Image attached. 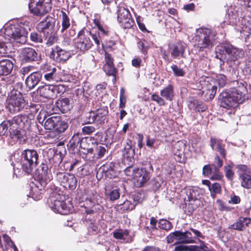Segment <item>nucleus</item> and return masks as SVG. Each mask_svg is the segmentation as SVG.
<instances>
[{"label": "nucleus", "instance_id": "nucleus-50", "mask_svg": "<svg viewBox=\"0 0 251 251\" xmlns=\"http://www.w3.org/2000/svg\"><path fill=\"white\" fill-rule=\"evenodd\" d=\"M151 99L153 101L156 102L159 105L162 106L166 104V102L163 98L157 94H152L151 96Z\"/></svg>", "mask_w": 251, "mask_h": 251}, {"label": "nucleus", "instance_id": "nucleus-7", "mask_svg": "<svg viewBox=\"0 0 251 251\" xmlns=\"http://www.w3.org/2000/svg\"><path fill=\"white\" fill-rule=\"evenodd\" d=\"M178 231V244L175 247L174 251H194L196 247L193 246H187L184 244L195 243L194 237L190 231Z\"/></svg>", "mask_w": 251, "mask_h": 251}, {"label": "nucleus", "instance_id": "nucleus-32", "mask_svg": "<svg viewBox=\"0 0 251 251\" xmlns=\"http://www.w3.org/2000/svg\"><path fill=\"white\" fill-rule=\"evenodd\" d=\"M77 185V179L74 175L69 174L68 177L66 179V182L64 185L65 188H68L69 189H75Z\"/></svg>", "mask_w": 251, "mask_h": 251}, {"label": "nucleus", "instance_id": "nucleus-40", "mask_svg": "<svg viewBox=\"0 0 251 251\" xmlns=\"http://www.w3.org/2000/svg\"><path fill=\"white\" fill-rule=\"evenodd\" d=\"M103 70L107 75L113 76L114 80H116L117 71L114 65H104Z\"/></svg>", "mask_w": 251, "mask_h": 251}, {"label": "nucleus", "instance_id": "nucleus-11", "mask_svg": "<svg viewBox=\"0 0 251 251\" xmlns=\"http://www.w3.org/2000/svg\"><path fill=\"white\" fill-rule=\"evenodd\" d=\"M117 13V20L123 28H129L133 26L134 21L127 9L124 6H119Z\"/></svg>", "mask_w": 251, "mask_h": 251}, {"label": "nucleus", "instance_id": "nucleus-55", "mask_svg": "<svg viewBox=\"0 0 251 251\" xmlns=\"http://www.w3.org/2000/svg\"><path fill=\"white\" fill-rule=\"evenodd\" d=\"M94 23L95 25L97 26L98 30L101 32V34L106 35L108 34V31L104 29L102 26L100 25L99 21L97 19H95Z\"/></svg>", "mask_w": 251, "mask_h": 251}, {"label": "nucleus", "instance_id": "nucleus-35", "mask_svg": "<svg viewBox=\"0 0 251 251\" xmlns=\"http://www.w3.org/2000/svg\"><path fill=\"white\" fill-rule=\"evenodd\" d=\"M61 13V28L60 31L61 33H63L70 26L71 24L70 19L67 14L63 11H62Z\"/></svg>", "mask_w": 251, "mask_h": 251}, {"label": "nucleus", "instance_id": "nucleus-22", "mask_svg": "<svg viewBox=\"0 0 251 251\" xmlns=\"http://www.w3.org/2000/svg\"><path fill=\"white\" fill-rule=\"evenodd\" d=\"M51 208L56 213L66 215L69 212V207L63 201L54 200V203L50 206Z\"/></svg>", "mask_w": 251, "mask_h": 251}, {"label": "nucleus", "instance_id": "nucleus-58", "mask_svg": "<svg viewBox=\"0 0 251 251\" xmlns=\"http://www.w3.org/2000/svg\"><path fill=\"white\" fill-rule=\"evenodd\" d=\"M97 151L98 157L101 158L104 156L106 152V149L103 146L100 145L97 147Z\"/></svg>", "mask_w": 251, "mask_h": 251}, {"label": "nucleus", "instance_id": "nucleus-14", "mask_svg": "<svg viewBox=\"0 0 251 251\" xmlns=\"http://www.w3.org/2000/svg\"><path fill=\"white\" fill-rule=\"evenodd\" d=\"M12 123L14 126H18V128L28 129L32 124L33 119L29 116L21 115L15 116L12 119Z\"/></svg>", "mask_w": 251, "mask_h": 251}, {"label": "nucleus", "instance_id": "nucleus-3", "mask_svg": "<svg viewBox=\"0 0 251 251\" xmlns=\"http://www.w3.org/2000/svg\"><path fill=\"white\" fill-rule=\"evenodd\" d=\"M91 39L93 40L97 47H99L101 42L100 33H92L85 29H81L75 39L74 45L75 49L83 52L89 50L93 45Z\"/></svg>", "mask_w": 251, "mask_h": 251}, {"label": "nucleus", "instance_id": "nucleus-25", "mask_svg": "<svg viewBox=\"0 0 251 251\" xmlns=\"http://www.w3.org/2000/svg\"><path fill=\"white\" fill-rule=\"evenodd\" d=\"M134 154V150L132 149V142L130 140H128L123 151V161L125 162L126 160H127L132 162Z\"/></svg>", "mask_w": 251, "mask_h": 251}, {"label": "nucleus", "instance_id": "nucleus-26", "mask_svg": "<svg viewBox=\"0 0 251 251\" xmlns=\"http://www.w3.org/2000/svg\"><path fill=\"white\" fill-rule=\"evenodd\" d=\"M95 114V123L97 124L102 125L104 124L106 116L108 114L107 107H103L94 111Z\"/></svg>", "mask_w": 251, "mask_h": 251}, {"label": "nucleus", "instance_id": "nucleus-30", "mask_svg": "<svg viewBox=\"0 0 251 251\" xmlns=\"http://www.w3.org/2000/svg\"><path fill=\"white\" fill-rule=\"evenodd\" d=\"M161 96L167 100L172 101L175 96L174 87L169 84L160 91Z\"/></svg>", "mask_w": 251, "mask_h": 251}, {"label": "nucleus", "instance_id": "nucleus-57", "mask_svg": "<svg viewBox=\"0 0 251 251\" xmlns=\"http://www.w3.org/2000/svg\"><path fill=\"white\" fill-rule=\"evenodd\" d=\"M136 171V168H133L131 165L127 167L124 171L125 174L127 176H134L135 172Z\"/></svg>", "mask_w": 251, "mask_h": 251}, {"label": "nucleus", "instance_id": "nucleus-28", "mask_svg": "<svg viewBox=\"0 0 251 251\" xmlns=\"http://www.w3.org/2000/svg\"><path fill=\"white\" fill-rule=\"evenodd\" d=\"M239 176L241 186L248 189L251 188V176L249 172L240 173Z\"/></svg>", "mask_w": 251, "mask_h": 251}, {"label": "nucleus", "instance_id": "nucleus-59", "mask_svg": "<svg viewBox=\"0 0 251 251\" xmlns=\"http://www.w3.org/2000/svg\"><path fill=\"white\" fill-rule=\"evenodd\" d=\"M146 43V42L145 40H140L137 43V46L138 48L144 53L147 52Z\"/></svg>", "mask_w": 251, "mask_h": 251}, {"label": "nucleus", "instance_id": "nucleus-8", "mask_svg": "<svg viewBox=\"0 0 251 251\" xmlns=\"http://www.w3.org/2000/svg\"><path fill=\"white\" fill-rule=\"evenodd\" d=\"M51 0H31L28 4L30 12L35 16H42L49 12L51 8Z\"/></svg>", "mask_w": 251, "mask_h": 251}, {"label": "nucleus", "instance_id": "nucleus-42", "mask_svg": "<svg viewBox=\"0 0 251 251\" xmlns=\"http://www.w3.org/2000/svg\"><path fill=\"white\" fill-rule=\"evenodd\" d=\"M184 150V145L181 142H178L174 146L175 154L178 156H181Z\"/></svg>", "mask_w": 251, "mask_h": 251}, {"label": "nucleus", "instance_id": "nucleus-56", "mask_svg": "<svg viewBox=\"0 0 251 251\" xmlns=\"http://www.w3.org/2000/svg\"><path fill=\"white\" fill-rule=\"evenodd\" d=\"M209 189L211 193L213 192L216 194H218L221 192V187L219 183H215L213 184L211 187H209Z\"/></svg>", "mask_w": 251, "mask_h": 251}, {"label": "nucleus", "instance_id": "nucleus-60", "mask_svg": "<svg viewBox=\"0 0 251 251\" xmlns=\"http://www.w3.org/2000/svg\"><path fill=\"white\" fill-rule=\"evenodd\" d=\"M114 164L110 163L109 164H105L101 166L100 170H102L103 172H107L108 171H113Z\"/></svg>", "mask_w": 251, "mask_h": 251}, {"label": "nucleus", "instance_id": "nucleus-20", "mask_svg": "<svg viewBox=\"0 0 251 251\" xmlns=\"http://www.w3.org/2000/svg\"><path fill=\"white\" fill-rule=\"evenodd\" d=\"M21 54L23 59L26 62H31L38 60V53L32 48H25L23 49Z\"/></svg>", "mask_w": 251, "mask_h": 251}, {"label": "nucleus", "instance_id": "nucleus-46", "mask_svg": "<svg viewBox=\"0 0 251 251\" xmlns=\"http://www.w3.org/2000/svg\"><path fill=\"white\" fill-rule=\"evenodd\" d=\"M171 69L173 71L174 75L176 76H183L185 74V71L176 65H172Z\"/></svg>", "mask_w": 251, "mask_h": 251}, {"label": "nucleus", "instance_id": "nucleus-44", "mask_svg": "<svg viewBox=\"0 0 251 251\" xmlns=\"http://www.w3.org/2000/svg\"><path fill=\"white\" fill-rule=\"evenodd\" d=\"M68 173L65 172H57L56 174V179L61 185L64 186L66 182L67 177L68 176Z\"/></svg>", "mask_w": 251, "mask_h": 251}, {"label": "nucleus", "instance_id": "nucleus-16", "mask_svg": "<svg viewBox=\"0 0 251 251\" xmlns=\"http://www.w3.org/2000/svg\"><path fill=\"white\" fill-rule=\"evenodd\" d=\"M40 70L45 73L44 78L48 81L55 80L57 76V69L53 66L44 63L41 65Z\"/></svg>", "mask_w": 251, "mask_h": 251}, {"label": "nucleus", "instance_id": "nucleus-62", "mask_svg": "<svg viewBox=\"0 0 251 251\" xmlns=\"http://www.w3.org/2000/svg\"><path fill=\"white\" fill-rule=\"evenodd\" d=\"M229 202L232 204H238L240 202V198L238 196L232 195L230 197V200L229 201Z\"/></svg>", "mask_w": 251, "mask_h": 251}, {"label": "nucleus", "instance_id": "nucleus-23", "mask_svg": "<svg viewBox=\"0 0 251 251\" xmlns=\"http://www.w3.org/2000/svg\"><path fill=\"white\" fill-rule=\"evenodd\" d=\"M251 221L250 218L240 217L235 223L229 226V228L239 231L244 230L248 226Z\"/></svg>", "mask_w": 251, "mask_h": 251}, {"label": "nucleus", "instance_id": "nucleus-49", "mask_svg": "<svg viewBox=\"0 0 251 251\" xmlns=\"http://www.w3.org/2000/svg\"><path fill=\"white\" fill-rule=\"evenodd\" d=\"M186 193L188 201L198 200L196 197V192L194 189H187L186 190Z\"/></svg>", "mask_w": 251, "mask_h": 251}, {"label": "nucleus", "instance_id": "nucleus-37", "mask_svg": "<svg viewBox=\"0 0 251 251\" xmlns=\"http://www.w3.org/2000/svg\"><path fill=\"white\" fill-rule=\"evenodd\" d=\"M189 201V203L186 206V209L188 211V214H191L197 208L198 204H200V201L195 200L194 201Z\"/></svg>", "mask_w": 251, "mask_h": 251}, {"label": "nucleus", "instance_id": "nucleus-41", "mask_svg": "<svg viewBox=\"0 0 251 251\" xmlns=\"http://www.w3.org/2000/svg\"><path fill=\"white\" fill-rule=\"evenodd\" d=\"M215 84L219 87H223L226 83V76L222 74H219L216 76L215 78Z\"/></svg>", "mask_w": 251, "mask_h": 251}, {"label": "nucleus", "instance_id": "nucleus-4", "mask_svg": "<svg viewBox=\"0 0 251 251\" xmlns=\"http://www.w3.org/2000/svg\"><path fill=\"white\" fill-rule=\"evenodd\" d=\"M216 32L208 28H201L197 30L195 47L199 51L204 49H210L216 40Z\"/></svg>", "mask_w": 251, "mask_h": 251}, {"label": "nucleus", "instance_id": "nucleus-19", "mask_svg": "<svg viewBox=\"0 0 251 251\" xmlns=\"http://www.w3.org/2000/svg\"><path fill=\"white\" fill-rule=\"evenodd\" d=\"M88 140L90 141L91 139L89 138L80 139L78 137V135H76L72 137L69 143L72 147L77 148L78 147L79 148L87 150V152H92L93 149L89 148L86 145V143L87 142Z\"/></svg>", "mask_w": 251, "mask_h": 251}, {"label": "nucleus", "instance_id": "nucleus-45", "mask_svg": "<svg viewBox=\"0 0 251 251\" xmlns=\"http://www.w3.org/2000/svg\"><path fill=\"white\" fill-rule=\"evenodd\" d=\"M94 111H92L87 113L83 118V122L85 124L95 123Z\"/></svg>", "mask_w": 251, "mask_h": 251}, {"label": "nucleus", "instance_id": "nucleus-51", "mask_svg": "<svg viewBox=\"0 0 251 251\" xmlns=\"http://www.w3.org/2000/svg\"><path fill=\"white\" fill-rule=\"evenodd\" d=\"M224 169L226 177L230 180H232L234 173L231 169V167L228 165L225 166Z\"/></svg>", "mask_w": 251, "mask_h": 251}, {"label": "nucleus", "instance_id": "nucleus-10", "mask_svg": "<svg viewBox=\"0 0 251 251\" xmlns=\"http://www.w3.org/2000/svg\"><path fill=\"white\" fill-rule=\"evenodd\" d=\"M38 180L36 184L37 188L40 191L44 190L52 179L51 173L48 171L47 164H42L37 169Z\"/></svg>", "mask_w": 251, "mask_h": 251}, {"label": "nucleus", "instance_id": "nucleus-43", "mask_svg": "<svg viewBox=\"0 0 251 251\" xmlns=\"http://www.w3.org/2000/svg\"><path fill=\"white\" fill-rule=\"evenodd\" d=\"M166 241L168 244L173 243L175 240L176 242L174 244L175 246L178 244V231H175L173 232L170 233L166 237Z\"/></svg>", "mask_w": 251, "mask_h": 251}, {"label": "nucleus", "instance_id": "nucleus-53", "mask_svg": "<svg viewBox=\"0 0 251 251\" xmlns=\"http://www.w3.org/2000/svg\"><path fill=\"white\" fill-rule=\"evenodd\" d=\"M95 130V127L92 126H84L82 128L83 133L86 135L90 134L94 132Z\"/></svg>", "mask_w": 251, "mask_h": 251}, {"label": "nucleus", "instance_id": "nucleus-12", "mask_svg": "<svg viewBox=\"0 0 251 251\" xmlns=\"http://www.w3.org/2000/svg\"><path fill=\"white\" fill-rule=\"evenodd\" d=\"M25 130L21 128L11 127L10 137L8 143L11 145L18 142L19 144L24 143L25 140Z\"/></svg>", "mask_w": 251, "mask_h": 251}, {"label": "nucleus", "instance_id": "nucleus-15", "mask_svg": "<svg viewBox=\"0 0 251 251\" xmlns=\"http://www.w3.org/2000/svg\"><path fill=\"white\" fill-rule=\"evenodd\" d=\"M133 178L136 181V185L141 187L149 180L150 174L145 168H136Z\"/></svg>", "mask_w": 251, "mask_h": 251}, {"label": "nucleus", "instance_id": "nucleus-38", "mask_svg": "<svg viewBox=\"0 0 251 251\" xmlns=\"http://www.w3.org/2000/svg\"><path fill=\"white\" fill-rule=\"evenodd\" d=\"M158 227L162 229L169 231L173 227L172 223L165 219H161L158 223Z\"/></svg>", "mask_w": 251, "mask_h": 251}, {"label": "nucleus", "instance_id": "nucleus-47", "mask_svg": "<svg viewBox=\"0 0 251 251\" xmlns=\"http://www.w3.org/2000/svg\"><path fill=\"white\" fill-rule=\"evenodd\" d=\"M223 177L221 173L217 168H215L214 171H212L209 176L210 179L213 180H220Z\"/></svg>", "mask_w": 251, "mask_h": 251}, {"label": "nucleus", "instance_id": "nucleus-34", "mask_svg": "<svg viewBox=\"0 0 251 251\" xmlns=\"http://www.w3.org/2000/svg\"><path fill=\"white\" fill-rule=\"evenodd\" d=\"M11 127H15V126L13 125L12 120L3 122L0 125V135H5L8 132L9 128V131L11 130Z\"/></svg>", "mask_w": 251, "mask_h": 251}, {"label": "nucleus", "instance_id": "nucleus-64", "mask_svg": "<svg viewBox=\"0 0 251 251\" xmlns=\"http://www.w3.org/2000/svg\"><path fill=\"white\" fill-rule=\"evenodd\" d=\"M212 169L210 168L209 165H205L203 168V174L205 176H210Z\"/></svg>", "mask_w": 251, "mask_h": 251}, {"label": "nucleus", "instance_id": "nucleus-48", "mask_svg": "<svg viewBox=\"0 0 251 251\" xmlns=\"http://www.w3.org/2000/svg\"><path fill=\"white\" fill-rule=\"evenodd\" d=\"M30 40L36 43H41L43 42L42 36L36 32H32L30 35Z\"/></svg>", "mask_w": 251, "mask_h": 251}, {"label": "nucleus", "instance_id": "nucleus-9", "mask_svg": "<svg viewBox=\"0 0 251 251\" xmlns=\"http://www.w3.org/2000/svg\"><path fill=\"white\" fill-rule=\"evenodd\" d=\"M25 101L21 93L13 90L8 100L7 108L11 113L20 112L25 106Z\"/></svg>", "mask_w": 251, "mask_h": 251}, {"label": "nucleus", "instance_id": "nucleus-63", "mask_svg": "<svg viewBox=\"0 0 251 251\" xmlns=\"http://www.w3.org/2000/svg\"><path fill=\"white\" fill-rule=\"evenodd\" d=\"M142 60L140 58H135L132 60V65L136 68H139L141 64Z\"/></svg>", "mask_w": 251, "mask_h": 251}, {"label": "nucleus", "instance_id": "nucleus-6", "mask_svg": "<svg viewBox=\"0 0 251 251\" xmlns=\"http://www.w3.org/2000/svg\"><path fill=\"white\" fill-rule=\"evenodd\" d=\"M39 155L34 150H25L22 153V169L29 174L38 163Z\"/></svg>", "mask_w": 251, "mask_h": 251}, {"label": "nucleus", "instance_id": "nucleus-29", "mask_svg": "<svg viewBox=\"0 0 251 251\" xmlns=\"http://www.w3.org/2000/svg\"><path fill=\"white\" fill-rule=\"evenodd\" d=\"M56 105L59 110L63 113L70 111L72 107V104L68 98L59 100L56 102Z\"/></svg>", "mask_w": 251, "mask_h": 251}, {"label": "nucleus", "instance_id": "nucleus-39", "mask_svg": "<svg viewBox=\"0 0 251 251\" xmlns=\"http://www.w3.org/2000/svg\"><path fill=\"white\" fill-rule=\"evenodd\" d=\"M45 40L47 41L46 44L48 46H51L54 44L57 40V37L55 35L54 31H52L51 34H46L44 35Z\"/></svg>", "mask_w": 251, "mask_h": 251}, {"label": "nucleus", "instance_id": "nucleus-36", "mask_svg": "<svg viewBox=\"0 0 251 251\" xmlns=\"http://www.w3.org/2000/svg\"><path fill=\"white\" fill-rule=\"evenodd\" d=\"M68 128V124L65 121L60 120L58 116V121L55 124L54 130L58 132L61 133L64 132Z\"/></svg>", "mask_w": 251, "mask_h": 251}, {"label": "nucleus", "instance_id": "nucleus-1", "mask_svg": "<svg viewBox=\"0 0 251 251\" xmlns=\"http://www.w3.org/2000/svg\"><path fill=\"white\" fill-rule=\"evenodd\" d=\"M27 32L25 28L19 25L7 26L3 33L0 34V53L6 54L10 51L8 48L19 46L26 41Z\"/></svg>", "mask_w": 251, "mask_h": 251}, {"label": "nucleus", "instance_id": "nucleus-61", "mask_svg": "<svg viewBox=\"0 0 251 251\" xmlns=\"http://www.w3.org/2000/svg\"><path fill=\"white\" fill-rule=\"evenodd\" d=\"M105 64L104 65H114L113 62V59L111 57V56L110 54L108 53H105Z\"/></svg>", "mask_w": 251, "mask_h": 251}, {"label": "nucleus", "instance_id": "nucleus-18", "mask_svg": "<svg viewBox=\"0 0 251 251\" xmlns=\"http://www.w3.org/2000/svg\"><path fill=\"white\" fill-rule=\"evenodd\" d=\"M59 89V86L53 85H45L39 88L40 95L46 98H50L55 96V93Z\"/></svg>", "mask_w": 251, "mask_h": 251}, {"label": "nucleus", "instance_id": "nucleus-33", "mask_svg": "<svg viewBox=\"0 0 251 251\" xmlns=\"http://www.w3.org/2000/svg\"><path fill=\"white\" fill-rule=\"evenodd\" d=\"M58 121V116H52L47 119L44 123V127L46 129L51 130L54 129L55 124Z\"/></svg>", "mask_w": 251, "mask_h": 251}, {"label": "nucleus", "instance_id": "nucleus-52", "mask_svg": "<svg viewBox=\"0 0 251 251\" xmlns=\"http://www.w3.org/2000/svg\"><path fill=\"white\" fill-rule=\"evenodd\" d=\"M137 204V203H135L134 204H132L130 201H126L124 202V203L121 204L123 206L122 208H123V210H131L133 208H134L135 205Z\"/></svg>", "mask_w": 251, "mask_h": 251}, {"label": "nucleus", "instance_id": "nucleus-27", "mask_svg": "<svg viewBox=\"0 0 251 251\" xmlns=\"http://www.w3.org/2000/svg\"><path fill=\"white\" fill-rule=\"evenodd\" d=\"M13 68V62L8 59H3L0 61V75H8Z\"/></svg>", "mask_w": 251, "mask_h": 251}, {"label": "nucleus", "instance_id": "nucleus-31", "mask_svg": "<svg viewBox=\"0 0 251 251\" xmlns=\"http://www.w3.org/2000/svg\"><path fill=\"white\" fill-rule=\"evenodd\" d=\"M184 51L185 49L184 47L180 44L173 45L172 47L170 48V52L171 56L173 58L183 57Z\"/></svg>", "mask_w": 251, "mask_h": 251}, {"label": "nucleus", "instance_id": "nucleus-13", "mask_svg": "<svg viewBox=\"0 0 251 251\" xmlns=\"http://www.w3.org/2000/svg\"><path fill=\"white\" fill-rule=\"evenodd\" d=\"M55 20L52 18H46L45 20L40 22L37 25V30L42 32L44 35L51 34L54 31Z\"/></svg>", "mask_w": 251, "mask_h": 251}, {"label": "nucleus", "instance_id": "nucleus-21", "mask_svg": "<svg viewBox=\"0 0 251 251\" xmlns=\"http://www.w3.org/2000/svg\"><path fill=\"white\" fill-rule=\"evenodd\" d=\"M41 77L42 75L38 72H34L30 74L25 81L26 86L30 90L33 89L40 82Z\"/></svg>", "mask_w": 251, "mask_h": 251}, {"label": "nucleus", "instance_id": "nucleus-2", "mask_svg": "<svg viewBox=\"0 0 251 251\" xmlns=\"http://www.w3.org/2000/svg\"><path fill=\"white\" fill-rule=\"evenodd\" d=\"M216 57L227 63L235 62L242 58L244 54V51L228 42H223L216 48Z\"/></svg>", "mask_w": 251, "mask_h": 251}, {"label": "nucleus", "instance_id": "nucleus-54", "mask_svg": "<svg viewBox=\"0 0 251 251\" xmlns=\"http://www.w3.org/2000/svg\"><path fill=\"white\" fill-rule=\"evenodd\" d=\"M109 197L110 201H115L120 197V193L117 189L112 190L109 194Z\"/></svg>", "mask_w": 251, "mask_h": 251}, {"label": "nucleus", "instance_id": "nucleus-17", "mask_svg": "<svg viewBox=\"0 0 251 251\" xmlns=\"http://www.w3.org/2000/svg\"><path fill=\"white\" fill-rule=\"evenodd\" d=\"M71 55L70 52L61 49L56 48L50 52V57L57 62H65L69 59Z\"/></svg>", "mask_w": 251, "mask_h": 251}, {"label": "nucleus", "instance_id": "nucleus-5", "mask_svg": "<svg viewBox=\"0 0 251 251\" xmlns=\"http://www.w3.org/2000/svg\"><path fill=\"white\" fill-rule=\"evenodd\" d=\"M243 94L236 88L222 92L219 96L218 102L221 107L230 109L236 106L237 103L242 102Z\"/></svg>", "mask_w": 251, "mask_h": 251}, {"label": "nucleus", "instance_id": "nucleus-24", "mask_svg": "<svg viewBox=\"0 0 251 251\" xmlns=\"http://www.w3.org/2000/svg\"><path fill=\"white\" fill-rule=\"evenodd\" d=\"M210 146L213 150L218 151L223 158L226 157V151L221 140L212 137L210 139Z\"/></svg>", "mask_w": 251, "mask_h": 251}]
</instances>
